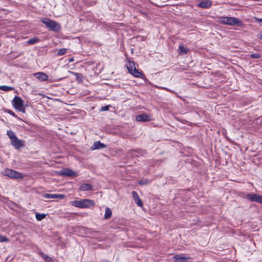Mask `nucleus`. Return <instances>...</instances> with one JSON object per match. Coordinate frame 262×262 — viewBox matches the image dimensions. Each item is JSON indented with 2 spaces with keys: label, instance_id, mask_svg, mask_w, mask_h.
Segmentation results:
<instances>
[{
  "label": "nucleus",
  "instance_id": "1",
  "mask_svg": "<svg viewBox=\"0 0 262 262\" xmlns=\"http://www.w3.org/2000/svg\"><path fill=\"white\" fill-rule=\"evenodd\" d=\"M7 135L10 139L11 144L16 149L25 146V141L17 138L15 133L11 130H8Z\"/></svg>",
  "mask_w": 262,
  "mask_h": 262
},
{
  "label": "nucleus",
  "instance_id": "2",
  "mask_svg": "<svg viewBox=\"0 0 262 262\" xmlns=\"http://www.w3.org/2000/svg\"><path fill=\"white\" fill-rule=\"evenodd\" d=\"M219 21L221 24L229 26H243L244 25L242 21L234 17H221Z\"/></svg>",
  "mask_w": 262,
  "mask_h": 262
},
{
  "label": "nucleus",
  "instance_id": "3",
  "mask_svg": "<svg viewBox=\"0 0 262 262\" xmlns=\"http://www.w3.org/2000/svg\"><path fill=\"white\" fill-rule=\"evenodd\" d=\"M72 205L80 208H90L95 205V202L93 200L84 199L78 201H74L72 202Z\"/></svg>",
  "mask_w": 262,
  "mask_h": 262
},
{
  "label": "nucleus",
  "instance_id": "4",
  "mask_svg": "<svg viewBox=\"0 0 262 262\" xmlns=\"http://www.w3.org/2000/svg\"><path fill=\"white\" fill-rule=\"evenodd\" d=\"M41 21L47 27L49 28L52 31H58L60 30V25L55 21L47 18H43Z\"/></svg>",
  "mask_w": 262,
  "mask_h": 262
},
{
  "label": "nucleus",
  "instance_id": "5",
  "mask_svg": "<svg viewBox=\"0 0 262 262\" xmlns=\"http://www.w3.org/2000/svg\"><path fill=\"white\" fill-rule=\"evenodd\" d=\"M126 67L129 73L136 77H140L143 75L142 72L138 70L134 61H129L126 65Z\"/></svg>",
  "mask_w": 262,
  "mask_h": 262
},
{
  "label": "nucleus",
  "instance_id": "6",
  "mask_svg": "<svg viewBox=\"0 0 262 262\" xmlns=\"http://www.w3.org/2000/svg\"><path fill=\"white\" fill-rule=\"evenodd\" d=\"M13 105L14 107L19 112L25 113V109L23 105L22 99L17 96H15L13 98Z\"/></svg>",
  "mask_w": 262,
  "mask_h": 262
},
{
  "label": "nucleus",
  "instance_id": "7",
  "mask_svg": "<svg viewBox=\"0 0 262 262\" xmlns=\"http://www.w3.org/2000/svg\"><path fill=\"white\" fill-rule=\"evenodd\" d=\"M4 174L5 176L13 179H21L23 178V175L21 173L10 169H6L4 172Z\"/></svg>",
  "mask_w": 262,
  "mask_h": 262
},
{
  "label": "nucleus",
  "instance_id": "8",
  "mask_svg": "<svg viewBox=\"0 0 262 262\" xmlns=\"http://www.w3.org/2000/svg\"><path fill=\"white\" fill-rule=\"evenodd\" d=\"M59 174L66 177H76L77 174L76 172L69 168H63L59 171Z\"/></svg>",
  "mask_w": 262,
  "mask_h": 262
},
{
  "label": "nucleus",
  "instance_id": "9",
  "mask_svg": "<svg viewBox=\"0 0 262 262\" xmlns=\"http://www.w3.org/2000/svg\"><path fill=\"white\" fill-rule=\"evenodd\" d=\"M247 198L253 202H256L262 204V195H258L255 193L248 194Z\"/></svg>",
  "mask_w": 262,
  "mask_h": 262
},
{
  "label": "nucleus",
  "instance_id": "10",
  "mask_svg": "<svg viewBox=\"0 0 262 262\" xmlns=\"http://www.w3.org/2000/svg\"><path fill=\"white\" fill-rule=\"evenodd\" d=\"M173 259L175 262H186L189 259V257L181 254L173 256Z\"/></svg>",
  "mask_w": 262,
  "mask_h": 262
},
{
  "label": "nucleus",
  "instance_id": "11",
  "mask_svg": "<svg viewBox=\"0 0 262 262\" xmlns=\"http://www.w3.org/2000/svg\"><path fill=\"white\" fill-rule=\"evenodd\" d=\"M136 120L139 122H146L151 120L150 117L146 114H142L136 117Z\"/></svg>",
  "mask_w": 262,
  "mask_h": 262
},
{
  "label": "nucleus",
  "instance_id": "12",
  "mask_svg": "<svg viewBox=\"0 0 262 262\" xmlns=\"http://www.w3.org/2000/svg\"><path fill=\"white\" fill-rule=\"evenodd\" d=\"M212 4V2L210 0H203L198 4V6L203 9H207L210 8Z\"/></svg>",
  "mask_w": 262,
  "mask_h": 262
},
{
  "label": "nucleus",
  "instance_id": "13",
  "mask_svg": "<svg viewBox=\"0 0 262 262\" xmlns=\"http://www.w3.org/2000/svg\"><path fill=\"white\" fill-rule=\"evenodd\" d=\"M34 76L41 81H45L48 79V75L42 72L35 73Z\"/></svg>",
  "mask_w": 262,
  "mask_h": 262
},
{
  "label": "nucleus",
  "instance_id": "14",
  "mask_svg": "<svg viewBox=\"0 0 262 262\" xmlns=\"http://www.w3.org/2000/svg\"><path fill=\"white\" fill-rule=\"evenodd\" d=\"M43 196L46 199H62L64 198V195L63 194H49V193H44L43 194Z\"/></svg>",
  "mask_w": 262,
  "mask_h": 262
},
{
  "label": "nucleus",
  "instance_id": "15",
  "mask_svg": "<svg viewBox=\"0 0 262 262\" xmlns=\"http://www.w3.org/2000/svg\"><path fill=\"white\" fill-rule=\"evenodd\" d=\"M132 193L136 204L139 207L142 206V202L140 199L138 193L135 191H132Z\"/></svg>",
  "mask_w": 262,
  "mask_h": 262
},
{
  "label": "nucleus",
  "instance_id": "16",
  "mask_svg": "<svg viewBox=\"0 0 262 262\" xmlns=\"http://www.w3.org/2000/svg\"><path fill=\"white\" fill-rule=\"evenodd\" d=\"M106 147V145L105 144L101 143L100 141H97L95 142L93 146V149H101L104 148Z\"/></svg>",
  "mask_w": 262,
  "mask_h": 262
},
{
  "label": "nucleus",
  "instance_id": "17",
  "mask_svg": "<svg viewBox=\"0 0 262 262\" xmlns=\"http://www.w3.org/2000/svg\"><path fill=\"white\" fill-rule=\"evenodd\" d=\"M93 187L92 185L90 184H82L80 186V190L81 191H88L92 189Z\"/></svg>",
  "mask_w": 262,
  "mask_h": 262
},
{
  "label": "nucleus",
  "instance_id": "18",
  "mask_svg": "<svg viewBox=\"0 0 262 262\" xmlns=\"http://www.w3.org/2000/svg\"><path fill=\"white\" fill-rule=\"evenodd\" d=\"M151 181L149 179H141L138 181V183L141 186H146L151 183Z\"/></svg>",
  "mask_w": 262,
  "mask_h": 262
},
{
  "label": "nucleus",
  "instance_id": "19",
  "mask_svg": "<svg viewBox=\"0 0 262 262\" xmlns=\"http://www.w3.org/2000/svg\"><path fill=\"white\" fill-rule=\"evenodd\" d=\"M112 214V212L111 209L108 207L106 208L105 210L104 217V219L105 220L108 219L109 218H110L111 217Z\"/></svg>",
  "mask_w": 262,
  "mask_h": 262
},
{
  "label": "nucleus",
  "instance_id": "20",
  "mask_svg": "<svg viewBox=\"0 0 262 262\" xmlns=\"http://www.w3.org/2000/svg\"><path fill=\"white\" fill-rule=\"evenodd\" d=\"M40 255L41 257L46 260V262H54V260L52 258L48 256L47 255L43 254V253H40Z\"/></svg>",
  "mask_w": 262,
  "mask_h": 262
},
{
  "label": "nucleus",
  "instance_id": "21",
  "mask_svg": "<svg viewBox=\"0 0 262 262\" xmlns=\"http://www.w3.org/2000/svg\"><path fill=\"white\" fill-rule=\"evenodd\" d=\"M71 73L76 77V80L80 82L82 80L83 75L82 74L74 72H72Z\"/></svg>",
  "mask_w": 262,
  "mask_h": 262
},
{
  "label": "nucleus",
  "instance_id": "22",
  "mask_svg": "<svg viewBox=\"0 0 262 262\" xmlns=\"http://www.w3.org/2000/svg\"><path fill=\"white\" fill-rule=\"evenodd\" d=\"M180 52L182 54H187L188 52V49L183 45H180L179 47Z\"/></svg>",
  "mask_w": 262,
  "mask_h": 262
},
{
  "label": "nucleus",
  "instance_id": "23",
  "mask_svg": "<svg viewBox=\"0 0 262 262\" xmlns=\"http://www.w3.org/2000/svg\"><path fill=\"white\" fill-rule=\"evenodd\" d=\"M14 88L12 86H9L6 85H1L0 90L3 91L7 92L11 90H13Z\"/></svg>",
  "mask_w": 262,
  "mask_h": 262
},
{
  "label": "nucleus",
  "instance_id": "24",
  "mask_svg": "<svg viewBox=\"0 0 262 262\" xmlns=\"http://www.w3.org/2000/svg\"><path fill=\"white\" fill-rule=\"evenodd\" d=\"M35 216L37 220L40 221L45 217L46 214L37 213L35 214Z\"/></svg>",
  "mask_w": 262,
  "mask_h": 262
},
{
  "label": "nucleus",
  "instance_id": "25",
  "mask_svg": "<svg viewBox=\"0 0 262 262\" xmlns=\"http://www.w3.org/2000/svg\"><path fill=\"white\" fill-rule=\"evenodd\" d=\"M38 41H39V39L37 38L34 37V38H32L29 39L27 42L29 45H33V44H35V43L37 42Z\"/></svg>",
  "mask_w": 262,
  "mask_h": 262
},
{
  "label": "nucleus",
  "instance_id": "26",
  "mask_svg": "<svg viewBox=\"0 0 262 262\" xmlns=\"http://www.w3.org/2000/svg\"><path fill=\"white\" fill-rule=\"evenodd\" d=\"M67 49L62 48L60 49L57 52V55L59 56L63 55L65 54L67 52Z\"/></svg>",
  "mask_w": 262,
  "mask_h": 262
},
{
  "label": "nucleus",
  "instance_id": "27",
  "mask_svg": "<svg viewBox=\"0 0 262 262\" xmlns=\"http://www.w3.org/2000/svg\"><path fill=\"white\" fill-rule=\"evenodd\" d=\"M9 239L6 237L0 234V242H8Z\"/></svg>",
  "mask_w": 262,
  "mask_h": 262
},
{
  "label": "nucleus",
  "instance_id": "28",
  "mask_svg": "<svg viewBox=\"0 0 262 262\" xmlns=\"http://www.w3.org/2000/svg\"><path fill=\"white\" fill-rule=\"evenodd\" d=\"M252 58L258 59L260 57V55L257 53H253L250 55Z\"/></svg>",
  "mask_w": 262,
  "mask_h": 262
},
{
  "label": "nucleus",
  "instance_id": "29",
  "mask_svg": "<svg viewBox=\"0 0 262 262\" xmlns=\"http://www.w3.org/2000/svg\"><path fill=\"white\" fill-rule=\"evenodd\" d=\"M254 19L256 22L259 24L260 26H262V18H259L257 17H255Z\"/></svg>",
  "mask_w": 262,
  "mask_h": 262
},
{
  "label": "nucleus",
  "instance_id": "30",
  "mask_svg": "<svg viewBox=\"0 0 262 262\" xmlns=\"http://www.w3.org/2000/svg\"><path fill=\"white\" fill-rule=\"evenodd\" d=\"M111 106V105H106V106H102L100 110L101 111H108V109H109V107Z\"/></svg>",
  "mask_w": 262,
  "mask_h": 262
},
{
  "label": "nucleus",
  "instance_id": "31",
  "mask_svg": "<svg viewBox=\"0 0 262 262\" xmlns=\"http://www.w3.org/2000/svg\"><path fill=\"white\" fill-rule=\"evenodd\" d=\"M258 38L260 39H262V32H260L258 34Z\"/></svg>",
  "mask_w": 262,
  "mask_h": 262
},
{
  "label": "nucleus",
  "instance_id": "32",
  "mask_svg": "<svg viewBox=\"0 0 262 262\" xmlns=\"http://www.w3.org/2000/svg\"><path fill=\"white\" fill-rule=\"evenodd\" d=\"M10 114H11V115L12 116H14L15 115V114L14 112H13V111H11V110H9L8 111V112Z\"/></svg>",
  "mask_w": 262,
  "mask_h": 262
},
{
  "label": "nucleus",
  "instance_id": "33",
  "mask_svg": "<svg viewBox=\"0 0 262 262\" xmlns=\"http://www.w3.org/2000/svg\"><path fill=\"white\" fill-rule=\"evenodd\" d=\"M107 262H108V261H107Z\"/></svg>",
  "mask_w": 262,
  "mask_h": 262
}]
</instances>
